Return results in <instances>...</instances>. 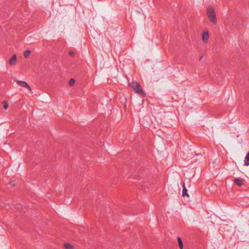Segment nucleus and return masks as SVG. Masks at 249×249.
Wrapping results in <instances>:
<instances>
[{
	"label": "nucleus",
	"mask_w": 249,
	"mask_h": 249,
	"mask_svg": "<svg viewBox=\"0 0 249 249\" xmlns=\"http://www.w3.org/2000/svg\"><path fill=\"white\" fill-rule=\"evenodd\" d=\"M207 14L210 20L213 23H215L217 19L214 9L212 7H208L207 9Z\"/></svg>",
	"instance_id": "obj_1"
},
{
	"label": "nucleus",
	"mask_w": 249,
	"mask_h": 249,
	"mask_svg": "<svg viewBox=\"0 0 249 249\" xmlns=\"http://www.w3.org/2000/svg\"><path fill=\"white\" fill-rule=\"evenodd\" d=\"M132 88L135 92L139 93L140 95H142L143 96H145V94L141 85L138 83L135 82L133 83L132 85Z\"/></svg>",
	"instance_id": "obj_2"
},
{
	"label": "nucleus",
	"mask_w": 249,
	"mask_h": 249,
	"mask_svg": "<svg viewBox=\"0 0 249 249\" xmlns=\"http://www.w3.org/2000/svg\"><path fill=\"white\" fill-rule=\"evenodd\" d=\"M17 83L18 85H19L21 87L26 88L27 89H28L30 90H31V88L30 87V86L25 81H17Z\"/></svg>",
	"instance_id": "obj_3"
},
{
	"label": "nucleus",
	"mask_w": 249,
	"mask_h": 249,
	"mask_svg": "<svg viewBox=\"0 0 249 249\" xmlns=\"http://www.w3.org/2000/svg\"><path fill=\"white\" fill-rule=\"evenodd\" d=\"M233 183L235 184L236 185L241 186L244 184V179L240 178H235L233 180Z\"/></svg>",
	"instance_id": "obj_4"
},
{
	"label": "nucleus",
	"mask_w": 249,
	"mask_h": 249,
	"mask_svg": "<svg viewBox=\"0 0 249 249\" xmlns=\"http://www.w3.org/2000/svg\"><path fill=\"white\" fill-rule=\"evenodd\" d=\"M209 37V33L207 31H205L202 33V38L203 41L204 42H207L208 41Z\"/></svg>",
	"instance_id": "obj_5"
},
{
	"label": "nucleus",
	"mask_w": 249,
	"mask_h": 249,
	"mask_svg": "<svg viewBox=\"0 0 249 249\" xmlns=\"http://www.w3.org/2000/svg\"><path fill=\"white\" fill-rule=\"evenodd\" d=\"M17 62V56L16 54H14L12 57L9 60V64L11 66H14L16 64Z\"/></svg>",
	"instance_id": "obj_6"
},
{
	"label": "nucleus",
	"mask_w": 249,
	"mask_h": 249,
	"mask_svg": "<svg viewBox=\"0 0 249 249\" xmlns=\"http://www.w3.org/2000/svg\"><path fill=\"white\" fill-rule=\"evenodd\" d=\"M182 187H183L182 196H186L188 197L189 196V194L187 193V189H186V188L185 187L184 183H183Z\"/></svg>",
	"instance_id": "obj_7"
},
{
	"label": "nucleus",
	"mask_w": 249,
	"mask_h": 249,
	"mask_svg": "<svg viewBox=\"0 0 249 249\" xmlns=\"http://www.w3.org/2000/svg\"><path fill=\"white\" fill-rule=\"evenodd\" d=\"M245 164L246 166L249 165V152L247 153L245 158Z\"/></svg>",
	"instance_id": "obj_8"
},
{
	"label": "nucleus",
	"mask_w": 249,
	"mask_h": 249,
	"mask_svg": "<svg viewBox=\"0 0 249 249\" xmlns=\"http://www.w3.org/2000/svg\"><path fill=\"white\" fill-rule=\"evenodd\" d=\"M177 240L178 243L179 247L180 249H183V243L181 240V239L180 237H177Z\"/></svg>",
	"instance_id": "obj_9"
},
{
	"label": "nucleus",
	"mask_w": 249,
	"mask_h": 249,
	"mask_svg": "<svg viewBox=\"0 0 249 249\" xmlns=\"http://www.w3.org/2000/svg\"><path fill=\"white\" fill-rule=\"evenodd\" d=\"M64 247L66 249H73V247L68 244V243H65L64 244Z\"/></svg>",
	"instance_id": "obj_10"
},
{
	"label": "nucleus",
	"mask_w": 249,
	"mask_h": 249,
	"mask_svg": "<svg viewBox=\"0 0 249 249\" xmlns=\"http://www.w3.org/2000/svg\"><path fill=\"white\" fill-rule=\"evenodd\" d=\"M31 53L30 51L27 50L24 53V56L26 58H28Z\"/></svg>",
	"instance_id": "obj_11"
},
{
	"label": "nucleus",
	"mask_w": 249,
	"mask_h": 249,
	"mask_svg": "<svg viewBox=\"0 0 249 249\" xmlns=\"http://www.w3.org/2000/svg\"><path fill=\"white\" fill-rule=\"evenodd\" d=\"M2 103H3V108H4V109H6L8 108V103L6 101H3L2 102Z\"/></svg>",
	"instance_id": "obj_12"
},
{
	"label": "nucleus",
	"mask_w": 249,
	"mask_h": 249,
	"mask_svg": "<svg viewBox=\"0 0 249 249\" xmlns=\"http://www.w3.org/2000/svg\"><path fill=\"white\" fill-rule=\"evenodd\" d=\"M75 83V80L74 79H71L70 81H69V84L70 86H73L74 84Z\"/></svg>",
	"instance_id": "obj_13"
},
{
	"label": "nucleus",
	"mask_w": 249,
	"mask_h": 249,
	"mask_svg": "<svg viewBox=\"0 0 249 249\" xmlns=\"http://www.w3.org/2000/svg\"><path fill=\"white\" fill-rule=\"evenodd\" d=\"M69 54L71 56H73L74 55V52L71 51L69 53Z\"/></svg>",
	"instance_id": "obj_14"
},
{
	"label": "nucleus",
	"mask_w": 249,
	"mask_h": 249,
	"mask_svg": "<svg viewBox=\"0 0 249 249\" xmlns=\"http://www.w3.org/2000/svg\"><path fill=\"white\" fill-rule=\"evenodd\" d=\"M15 181H12L10 182V184L12 185H14Z\"/></svg>",
	"instance_id": "obj_15"
},
{
	"label": "nucleus",
	"mask_w": 249,
	"mask_h": 249,
	"mask_svg": "<svg viewBox=\"0 0 249 249\" xmlns=\"http://www.w3.org/2000/svg\"><path fill=\"white\" fill-rule=\"evenodd\" d=\"M202 56H201V57H200V60L202 59Z\"/></svg>",
	"instance_id": "obj_16"
}]
</instances>
